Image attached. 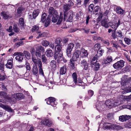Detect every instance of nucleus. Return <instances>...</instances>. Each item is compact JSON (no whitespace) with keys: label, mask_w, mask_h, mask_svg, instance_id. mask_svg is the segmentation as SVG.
<instances>
[{"label":"nucleus","mask_w":131,"mask_h":131,"mask_svg":"<svg viewBox=\"0 0 131 131\" xmlns=\"http://www.w3.org/2000/svg\"><path fill=\"white\" fill-rule=\"evenodd\" d=\"M106 106L108 108H111L113 106L119 105L121 104L120 101L112 99L108 100L105 102Z\"/></svg>","instance_id":"nucleus-1"},{"label":"nucleus","mask_w":131,"mask_h":131,"mask_svg":"<svg viewBox=\"0 0 131 131\" xmlns=\"http://www.w3.org/2000/svg\"><path fill=\"white\" fill-rule=\"evenodd\" d=\"M57 45H55V53L54 54V57L55 59H56L58 57V54L59 53L62 52L61 51V43H60V41H58L57 40L56 41Z\"/></svg>","instance_id":"nucleus-2"},{"label":"nucleus","mask_w":131,"mask_h":131,"mask_svg":"<svg viewBox=\"0 0 131 131\" xmlns=\"http://www.w3.org/2000/svg\"><path fill=\"white\" fill-rule=\"evenodd\" d=\"M102 122L100 124L99 127H101V126L103 125L102 127L104 129H107L111 130L113 129L114 124L105 123Z\"/></svg>","instance_id":"nucleus-3"},{"label":"nucleus","mask_w":131,"mask_h":131,"mask_svg":"<svg viewBox=\"0 0 131 131\" xmlns=\"http://www.w3.org/2000/svg\"><path fill=\"white\" fill-rule=\"evenodd\" d=\"M124 61L122 60L117 62L113 64L114 68L116 69H121L124 66Z\"/></svg>","instance_id":"nucleus-4"},{"label":"nucleus","mask_w":131,"mask_h":131,"mask_svg":"<svg viewBox=\"0 0 131 131\" xmlns=\"http://www.w3.org/2000/svg\"><path fill=\"white\" fill-rule=\"evenodd\" d=\"M23 53L20 52H16L13 54L14 56H17L15 58L19 62H21L23 59Z\"/></svg>","instance_id":"nucleus-5"},{"label":"nucleus","mask_w":131,"mask_h":131,"mask_svg":"<svg viewBox=\"0 0 131 131\" xmlns=\"http://www.w3.org/2000/svg\"><path fill=\"white\" fill-rule=\"evenodd\" d=\"M121 20L120 19H119L117 23H116L115 22H109V25L111 27L114 29V31L115 32L117 28L121 24Z\"/></svg>","instance_id":"nucleus-6"},{"label":"nucleus","mask_w":131,"mask_h":131,"mask_svg":"<svg viewBox=\"0 0 131 131\" xmlns=\"http://www.w3.org/2000/svg\"><path fill=\"white\" fill-rule=\"evenodd\" d=\"M0 102H2L3 103H5L6 102V101H4L2 100H0ZM0 107L3 108L6 111L8 112H13V110L11 108V107L5 104H2L0 103Z\"/></svg>","instance_id":"nucleus-7"},{"label":"nucleus","mask_w":131,"mask_h":131,"mask_svg":"<svg viewBox=\"0 0 131 131\" xmlns=\"http://www.w3.org/2000/svg\"><path fill=\"white\" fill-rule=\"evenodd\" d=\"M0 15L5 19H10L12 16V15L8 12L3 11L1 13Z\"/></svg>","instance_id":"nucleus-8"},{"label":"nucleus","mask_w":131,"mask_h":131,"mask_svg":"<svg viewBox=\"0 0 131 131\" xmlns=\"http://www.w3.org/2000/svg\"><path fill=\"white\" fill-rule=\"evenodd\" d=\"M47 103L53 106H55L57 104L55 99L52 97H49L47 99Z\"/></svg>","instance_id":"nucleus-9"},{"label":"nucleus","mask_w":131,"mask_h":131,"mask_svg":"<svg viewBox=\"0 0 131 131\" xmlns=\"http://www.w3.org/2000/svg\"><path fill=\"white\" fill-rule=\"evenodd\" d=\"M80 57L82 58L87 57L89 54L88 51L84 48L81 49L80 50Z\"/></svg>","instance_id":"nucleus-10"},{"label":"nucleus","mask_w":131,"mask_h":131,"mask_svg":"<svg viewBox=\"0 0 131 131\" xmlns=\"http://www.w3.org/2000/svg\"><path fill=\"white\" fill-rule=\"evenodd\" d=\"M80 55V50H76L73 53L72 59L74 61H77L79 58V55Z\"/></svg>","instance_id":"nucleus-11"},{"label":"nucleus","mask_w":131,"mask_h":131,"mask_svg":"<svg viewBox=\"0 0 131 131\" xmlns=\"http://www.w3.org/2000/svg\"><path fill=\"white\" fill-rule=\"evenodd\" d=\"M131 118V116L127 115H123L120 116L119 117V120L122 122H126L127 120Z\"/></svg>","instance_id":"nucleus-12"},{"label":"nucleus","mask_w":131,"mask_h":131,"mask_svg":"<svg viewBox=\"0 0 131 131\" xmlns=\"http://www.w3.org/2000/svg\"><path fill=\"white\" fill-rule=\"evenodd\" d=\"M104 103L102 102H99L97 103L96 107L97 110L99 112H101L103 109L104 106Z\"/></svg>","instance_id":"nucleus-13"},{"label":"nucleus","mask_w":131,"mask_h":131,"mask_svg":"<svg viewBox=\"0 0 131 131\" xmlns=\"http://www.w3.org/2000/svg\"><path fill=\"white\" fill-rule=\"evenodd\" d=\"M80 63L81 66L84 69L87 70L88 67V64L85 60H82L81 62Z\"/></svg>","instance_id":"nucleus-14"},{"label":"nucleus","mask_w":131,"mask_h":131,"mask_svg":"<svg viewBox=\"0 0 131 131\" xmlns=\"http://www.w3.org/2000/svg\"><path fill=\"white\" fill-rule=\"evenodd\" d=\"M13 97L17 100H20L24 98V96L22 93H17L14 94Z\"/></svg>","instance_id":"nucleus-15"},{"label":"nucleus","mask_w":131,"mask_h":131,"mask_svg":"<svg viewBox=\"0 0 131 131\" xmlns=\"http://www.w3.org/2000/svg\"><path fill=\"white\" fill-rule=\"evenodd\" d=\"M115 11L117 13L121 15L124 14L125 13L124 10L122 9L119 6L116 7L115 9Z\"/></svg>","instance_id":"nucleus-16"},{"label":"nucleus","mask_w":131,"mask_h":131,"mask_svg":"<svg viewBox=\"0 0 131 131\" xmlns=\"http://www.w3.org/2000/svg\"><path fill=\"white\" fill-rule=\"evenodd\" d=\"M74 83L77 85L82 87L83 89H84L85 88V83L81 80L80 78L78 79V81L77 80L76 83Z\"/></svg>","instance_id":"nucleus-17"},{"label":"nucleus","mask_w":131,"mask_h":131,"mask_svg":"<svg viewBox=\"0 0 131 131\" xmlns=\"http://www.w3.org/2000/svg\"><path fill=\"white\" fill-rule=\"evenodd\" d=\"M70 7L67 4L64 5L63 6V11L64 13V20L66 19V14L65 13L70 9Z\"/></svg>","instance_id":"nucleus-18"},{"label":"nucleus","mask_w":131,"mask_h":131,"mask_svg":"<svg viewBox=\"0 0 131 131\" xmlns=\"http://www.w3.org/2000/svg\"><path fill=\"white\" fill-rule=\"evenodd\" d=\"M13 59L8 60L7 63L5 64V66L7 68L9 69H12L13 67Z\"/></svg>","instance_id":"nucleus-19"},{"label":"nucleus","mask_w":131,"mask_h":131,"mask_svg":"<svg viewBox=\"0 0 131 131\" xmlns=\"http://www.w3.org/2000/svg\"><path fill=\"white\" fill-rule=\"evenodd\" d=\"M49 13L50 15H53L58 13L52 7H50L49 9Z\"/></svg>","instance_id":"nucleus-20"},{"label":"nucleus","mask_w":131,"mask_h":131,"mask_svg":"<svg viewBox=\"0 0 131 131\" xmlns=\"http://www.w3.org/2000/svg\"><path fill=\"white\" fill-rule=\"evenodd\" d=\"M50 66L51 69L54 70L56 69V63L55 61L52 60L50 62Z\"/></svg>","instance_id":"nucleus-21"},{"label":"nucleus","mask_w":131,"mask_h":131,"mask_svg":"<svg viewBox=\"0 0 131 131\" xmlns=\"http://www.w3.org/2000/svg\"><path fill=\"white\" fill-rule=\"evenodd\" d=\"M73 13L72 12L69 11L68 14V21L69 22L72 21L73 18Z\"/></svg>","instance_id":"nucleus-22"},{"label":"nucleus","mask_w":131,"mask_h":131,"mask_svg":"<svg viewBox=\"0 0 131 131\" xmlns=\"http://www.w3.org/2000/svg\"><path fill=\"white\" fill-rule=\"evenodd\" d=\"M45 53L46 55L49 57H52L53 54V53L52 51L49 49H47Z\"/></svg>","instance_id":"nucleus-23"},{"label":"nucleus","mask_w":131,"mask_h":131,"mask_svg":"<svg viewBox=\"0 0 131 131\" xmlns=\"http://www.w3.org/2000/svg\"><path fill=\"white\" fill-rule=\"evenodd\" d=\"M101 25L103 26L106 28H108L109 27V23H108L107 21L105 20H102Z\"/></svg>","instance_id":"nucleus-24"},{"label":"nucleus","mask_w":131,"mask_h":131,"mask_svg":"<svg viewBox=\"0 0 131 131\" xmlns=\"http://www.w3.org/2000/svg\"><path fill=\"white\" fill-rule=\"evenodd\" d=\"M91 65L92 67L94 68V70H98L99 69L100 66L99 63H96V61L94 62V64H92Z\"/></svg>","instance_id":"nucleus-25"},{"label":"nucleus","mask_w":131,"mask_h":131,"mask_svg":"<svg viewBox=\"0 0 131 131\" xmlns=\"http://www.w3.org/2000/svg\"><path fill=\"white\" fill-rule=\"evenodd\" d=\"M24 19L22 18H21L19 19V26L21 28H23V26H24Z\"/></svg>","instance_id":"nucleus-26"},{"label":"nucleus","mask_w":131,"mask_h":131,"mask_svg":"<svg viewBox=\"0 0 131 131\" xmlns=\"http://www.w3.org/2000/svg\"><path fill=\"white\" fill-rule=\"evenodd\" d=\"M52 21L53 23H55L57 21L58 17V13L57 14H54L52 15Z\"/></svg>","instance_id":"nucleus-27"},{"label":"nucleus","mask_w":131,"mask_h":131,"mask_svg":"<svg viewBox=\"0 0 131 131\" xmlns=\"http://www.w3.org/2000/svg\"><path fill=\"white\" fill-rule=\"evenodd\" d=\"M40 12V10L39 9L34 10L32 16L34 18H35L38 15Z\"/></svg>","instance_id":"nucleus-28"},{"label":"nucleus","mask_w":131,"mask_h":131,"mask_svg":"<svg viewBox=\"0 0 131 131\" xmlns=\"http://www.w3.org/2000/svg\"><path fill=\"white\" fill-rule=\"evenodd\" d=\"M66 72V68L65 66H64L61 67L60 71V73L61 74H63L65 73Z\"/></svg>","instance_id":"nucleus-29"},{"label":"nucleus","mask_w":131,"mask_h":131,"mask_svg":"<svg viewBox=\"0 0 131 131\" xmlns=\"http://www.w3.org/2000/svg\"><path fill=\"white\" fill-rule=\"evenodd\" d=\"M123 129V127L121 126L114 124L113 129L117 130Z\"/></svg>","instance_id":"nucleus-30"},{"label":"nucleus","mask_w":131,"mask_h":131,"mask_svg":"<svg viewBox=\"0 0 131 131\" xmlns=\"http://www.w3.org/2000/svg\"><path fill=\"white\" fill-rule=\"evenodd\" d=\"M63 19V15L62 13H61L60 14V16L58 20V22L57 23V24H60L62 20Z\"/></svg>","instance_id":"nucleus-31"},{"label":"nucleus","mask_w":131,"mask_h":131,"mask_svg":"<svg viewBox=\"0 0 131 131\" xmlns=\"http://www.w3.org/2000/svg\"><path fill=\"white\" fill-rule=\"evenodd\" d=\"M128 81V79L126 77H125L122 80V81L121 82V84L122 85H126V83Z\"/></svg>","instance_id":"nucleus-32"},{"label":"nucleus","mask_w":131,"mask_h":131,"mask_svg":"<svg viewBox=\"0 0 131 131\" xmlns=\"http://www.w3.org/2000/svg\"><path fill=\"white\" fill-rule=\"evenodd\" d=\"M58 55L57 59V61H60L62 60L63 58L62 57V52H61L58 54Z\"/></svg>","instance_id":"nucleus-33"},{"label":"nucleus","mask_w":131,"mask_h":131,"mask_svg":"<svg viewBox=\"0 0 131 131\" xmlns=\"http://www.w3.org/2000/svg\"><path fill=\"white\" fill-rule=\"evenodd\" d=\"M32 72L34 75H37L38 73V70L37 67L34 66L33 68Z\"/></svg>","instance_id":"nucleus-34"},{"label":"nucleus","mask_w":131,"mask_h":131,"mask_svg":"<svg viewBox=\"0 0 131 131\" xmlns=\"http://www.w3.org/2000/svg\"><path fill=\"white\" fill-rule=\"evenodd\" d=\"M104 52V50H101L97 52V54L96 55L98 57H99L102 56Z\"/></svg>","instance_id":"nucleus-35"},{"label":"nucleus","mask_w":131,"mask_h":131,"mask_svg":"<svg viewBox=\"0 0 131 131\" xmlns=\"http://www.w3.org/2000/svg\"><path fill=\"white\" fill-rule=\"evenodd\" d=\"M74 47V44L72 43H70L68 45L67 49L68 50H72Z\"/></svg>","instance_id":"nucleus-36"},{"label":"nucleus","mask_w":131,"mask_h":131,"mask_svg":"<svg viewBox=\"0 0 131 131\" xmlns=\"http://www.w3.org/2000/svg\"><path fill=\"white\" fill-rule=\"evenodd\" d=\"M23 54H24L25 55L27 59H29L30 58V54L29 52L26 51H24L23 52Z\"/></svg>","instance_id":"nucleus-37"},{"label":"nucleus","mask_w":131,"mask_h":131,"mask_svg":"<svg viewBox=\"0 0 131 131\" xmlns=\"http://www.w3.org/2000/svg\"><path fill=\"white\" fill-rule=\"evenodd\" d=\"M46 13H43L41 16V21L42 23H44L46 19Z\"/></svg>","instance_id":"nucleus-38"},{"label":"nucleus","mask_w":131,"mask_h":131,"mask_svg":"<svg viewBox=\"0 0 131 131\" xmlns=\"http://www.w3.org/2000/svg\"><path fill=\"white\" fill-rule=\"evenodd\" d=\"M112 57L111 56H108L107 57L106 60L104 61V64H107L108 63H109L112 61Z\"/></svg>","instance_id":"nucleus-39"},{"label":"nucleus","mask_w":131,"mask_h":131,"mask_svg":"<svg viewBox=\"0 0 131 131\" xmlns=\"http://www.w3.org/2000/svg\"><path fill=\"white\" fill-rule=\"evenodd\" d=\"M57 40H58V41H60V43H61V45L62 43L63 44L66 43L68 42V40L67 38H64L61 41H60V40H59V39Z\"/></svg>","instance_id":"nucleus-40"},{"label":"nucleus","mask_w":131,"mask_h":131,"mask_svg":"<svg viewBox=\"0 0 131 131\" xmlns=\"http://www.w3.org/2000/svg\"><path fill=\"white\" fill-rule=\"evenodd\" d=\"M41 44L43 46L45 47H47L49 45V42L45 40L42 42Z\"/></svg>","instance_id":"nucleus-41"},{"label":"nucleus","mask_w":131,"mask_h":131,"mask_svg":"<svg viewBox=\"0 0 131 131\" xmlns=\"http://www.w3.org/2000/svg\"><path fill=\"white\" fill-rule=\"evenodd\" d=\"M116 36L119 37H123L122 33L120 30H117L116 32Z\"/></svg>","instance_id":"nucleus-42"},{"label":"nucleus","mask_w":131,"mask_h":131,"mask_svg":"<svg viewBox=\"0 0 131 131\" xmlns=\"http://www.w3.org/2000/svg\"><path fill=\"white\" fill-rule=\"evenodd\" d=\"M72 77L73 81L74 83H76V81L77 80V76L76 73H74L72 74Z\"/></svg>","instance_id":"nucleus-43"},{"label":"nucleus","mask_w":131,"mask_h":131,"mask_svg":"<svg viewBox=\"0 0 131 131\" xmlns=\"http://www.w3.org/2000/svg\"><path fill=\"white\" fill-rule=\"evenodd\" d=\"M39 27L38 26L36 25L34 26L32 28L31 31L32 32H37L38 30L39 29Z\"/></svg>","instance_id":"nucleus-44"},{"label":"nucleus","mask_w":131,"mask_h":131,"mask_svg":"<svg viewBox=\"0 0 131 131\" xmlns=\"http://www.w3.org/2000/svg\"><path fill=\"white\" fill-rule=\"evenodd\" d=\"M101 47L99 43L95 44L94 46V49L95 50L97 51L99 50Z\"/></svg>","instance_id":"nucleus-45"},{"label":"nucleus","mask_w":131,"mask_h":131,"mask_svg":"<svg viewBox=\"0 0 131 131\" xmlns=\"http://www.w3.org/2000/svg\"><path fill=\"white\" fill-rule=\"evenodd\" d=\"M74 61L71 59L70 60V65L72 68L74 69L75 68V64Z\"/></svg>","instance_id":"nucleus-46"},{"label":"nucleus","mask_w":131,"mask_h":131,"mask_svg":"<svg viewBox=\"0 0 131 131\" xmlns=\"http://www.w3.org/2000/svg\"><path fill=\"white\" fill-rule=\"evenodd\" d=\"M111 44L112 45V46L116 48H117L118 47L117 43L116 42L113 41H112L111 42Z\"/></svg>","instance_id":"nucleus-47"},{"label":"nucleus","mask_w":131,"mask_h":131,"mask_svg":"<svg viewBox=\"0 0 131 131\" xmlns=\"http://www.w3.org/2000/svg\"><path fill=\"white\" fill-rule=\"evenodd\" d=\"M50 22V19L49 17H47L45 25L46 27L48 26Z\"/></svg>","instance_id":"nucleus-48"},{"label":"nucleus","mask_w":131,"mask_h":131,"mask_svg":"<svg viewBox=\"0 0 131 131\" xmlns=\"http://www.w3.org/2000/svg\"><path fill=\"white\" fill-rule=\"evenodd\" d=\"M101 77L100 75L99 74H97L95 75L94 79L96 80L97 81H100L101 80Z\"/></svg>","instance_id":"nucleus-49"},{"label":"nucleus","mask_w":131,"mask_h":131,"mask_svg":"<svg viewBox=\"0 0 131 131\" xmlns=\"http://www.w3.org/2000/svg\"><path fill=\"white\" fill-rule=\"evenodd\" d=\"M48 119H44L43 120H42L41 123V124H43L45 125H46L47 126V123L48 122Z\"/></svg>","instance_id":"nucleus-50"},{"label":"nucleus","mask_w":131,"mask_h":131,"mask_svg":"<svg viewBox=\"0 0 131 131\" xmlns=\"http://www.w3.org/2000/svg\"><path fill=\"white\" fill-rule=\"evenodd\" d=\"M125 43L127 45H129L131 42V40L127 38H125L124 39Z\"/></svg>","instance_id":"nucleus-51"},{"label":"nucleus","mask_w":131,"mask_h":131,"mask_svg":"<svg viewBox=\"0 0 131 131\" xmlns=\"http://www.w3.org/2000/svg\"><path fill=\"white\" fill-rule=\"evenodd\" d=\"M37 34H39L38 36H37L36 38H40L44 36V33H40V32H37Z\"/></svg>","instance_id":"nucleus-52"},{"label":"nucleus","mask_w":131,"mask_h":131,"mask_svg":"<svg viewBox=\"0 0 131 131\" xmlns=\"http://www.w3.org/2000/svg\"><path fill=\"white\" fill-rule=\"evenodd\" d=\"M6 8L5 6L4 3H2L0 5V11L1 10H5Z\"/></svg>","instance_id":"nucleus-53"},{"label":"nucleus","mask_w":131,"mask_h":131,"mask_svg":"<svg viewBox=\"0 0 131 131\" xmlns=\"http://www.w3.org/2000/svg\"><path fill=\"white\" fill-rule=\"evenodd\" d=\"M126 97V96H124L122 95H120L118 96V98L119 100H117V101H120L121 103V101H122L121 99H125Z\"/></svg>","instance_id":"nucleus-54"},{"label":"nucleus","mask_w":131,"mask_h":131,"mask_svg":"<svg viewBox=\"0 0 131 131\" xmlns=\"http://www.w3.org/2000/svg\"><path fill=\"white\" fill-rule=\"evenodd\" d=\"M26 67L27 71H29L31 69L30 64L28 62H26Z\"/></svg>","instance_id":"nucleus-55"},{"label":"nucleus","mask_w":131,"mask_h":131,"mask_svg":"<svg viewBox=\"0 0 131 131\" xmlns=\"http://www.w3.org/2000/svg\"><path fill=\"white\" fill-rule=\"evenodd\" d=\"M14 30V31L16 32H18L19 31V29L17 27V25H14L13 27Z\"/></svg>","instance_id":"nucleus-56"},{"label":"nucleus","mask_w":131,"mask_h":131,"mask_svg":"<svg viewBox=\"0 0 131 131\" xmlns=\"http://www.w3.org/2000/svg\"><path fill=\"white\" fill-rule=\"evenodd\" d=\"M100 10V8L99 6H96L94 9V12L95 13H97Z\"/></svg>","instance_id":"nucleus-57"},{"label":"nucleus","mask_w":131,"mask_h":131,"mask_svg":"<svg viewBox=\"0 0 131 131\" xmlns=\"http://www.w3.org/2000/svg\"><path fill=\"white\" fill-rule=\"evenodd\" d=\"M98 58V57L96 55H95V56L94 57H93V58L92 59L91 61V65L92 64H94V62H94V61H95V60H96Z\"/></svg>","instance_id":"nucleus-58"},{"label":"nucleus","mask_w":131,"mask_h":131,"mask_svg":"<svg viewBox=\"0 0 131 131\" xmlns=\"http://www.w3.org/2000/svg\"><path fill=\"white\" fill-rule=\"evenodd\" d=\"M94 8V5L93 4H91L89 8V12H91L93 10Z\"/></svg>","instance_id":"nucleus-59"},{"label":"nucleus","mask_w":131,"mask_h":131,"mask_svg":"<svg viewBox=\"0 0 131 131\" xmlns=\"http://www.w3.org/2000/svg\"><path fill=\"white\" fill-rule=\"evenodd\" d=\"M23 10V8L22 7H18L17 9V13L18 14L21 13Z\"/></svg>","instance_id":"nucleus-60"},{"label":"nucleus","mask_w":131,"mask_h":131,"mask_svg":"<svg viewBox=\"0 0 131 131\" xmlns=\"http://www.w3.org/2000/svg\"><path fill=\"white\" fill-rule=\"evenodd\" d=\"M42 60L43 62L45 63H47V60L46 57L44 55H42Z\"/></svg>","instance_id":"nucleus-61"},{"label":"nucleus","mask_w":131,"mask_h":131,"mask_svg":"<svg viewBox=\"0 0 131 131\" xmlns=\"http://www.w3.org/2000/svg\"><path fill=\"white\" fill-rule=\"evenodd\" d=\"M32 60L35 64V65H37L38 64V62L39 59L37 60L35 58L33 57H32Z\"/></svg>","instance_id":"nucleus-62"},{"label":"nucleus","mask_w":131,"mask_h":131,"mask_svg":"<svg viewBox=\"0 0 131 131\" xmlns=\"http://www.w3.org/2000/svg\"><path fill=\"white\" fill-rule=\"evenodd\" d=\"M107 117L109 119H111L113 118V113H109L107 115Z\"/></svg>","instance_id":"nucleus-63"},{"label":"nucleus","mask_w":131,"mask_h":131,"mask_svg":"<svg viewBox=\"0 0 131 131\" xmlns=\"http://www.w3.org/2000/svg\"><path fill=\"white\" fill-rule=\"evenodd\" d=\"M131 92V87L127 89H126L124 91L123 94H125L127 93Z\"/></svg>","instance_id":"nucleus-64"}]
</instances>
